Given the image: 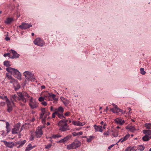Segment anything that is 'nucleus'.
<instances>
[{"mask_svg":"<svg viewBox=\"0 0 151 151\" xmlns=\"http://www.w3.org/2000/svg\"><path fill=\"white\" fill-rule=\"evenodd\" d=\"M67 122L64 120H60L58 123V125L59 127V130L62 132L70 129L68 125Z\"/></svg>","mask_w":151,"mask_h":151,"instance_id":"423d86ee","label":"nucleus"},{"mask_svg":"<svg viewBox=\"0 0 151 151\" xmlns=\"http://www.w3.org/2000/svg\"><path fill=\"white\" fill-rule=\"evenodd\" d=\"M42 134V131L41 128L38 127L35 132L36 136L37 138H40L41 137Z\"/></svg>","mask_w":151,"mask_h":151,"instance_id":"ddd939ff","label":"nucleus"},{"mask_svg":"<svg viewBox=\"0 0 151 151\" xmlns=\"http://www.w3.org/2000/svg\"><path fill=\"white\" fill-rule=\"evenodd\" d=\"M6 129L7 132L8 133L10 130V129L9 127V124L8 122H6Z\"/></svg>","mask_w":151,"mask_h":151,"instance_id":"f704fd0d","label":"nucleus"},{"mask_svg":"<svg viewBox=\"0 0 151 151\" xmlns=\"http://www.w3.org/2000/svg\"><path fill=\"white\" fill-rule=\"evenodd\" d=\"M50 110L51 111H52L53 110V108L52 106H51L50 108Z\"/></svg>","mask_w":151,"mask_h":151,"instance_id":"0e129e2a","label":"nucleus"},{"mask_svg":"<svg viewBox=\"0 0 151 151\" xmlns=\"http://www.w3.org/2000/svg\"><path fill=\"white\" fill-rule=\"evenodd\" d=\"M23 74L25 78L28 81H33L35 80L34 74L32 71H26L23 73Z\"/></svg>","mask_w":151,"mask_h":151,"instance_id":"39448f33","label":"nucleus"},{"mask_svg":"<svg viewBox=\"0 0 151 151\" xmlns=\"http://www.w3.org/2000/svg\"><path fill=\"white\" fill-rule=\"evenodd\" d=\"M126 129L132 132H134L136 130L134 127L132 126H127L126 127Z\"/></svg>","mask_w":151,"mask_h":151,"instance_id":"b1692460","label":"nucleus"},{"mask_svg":"<svg viewBox=\"0 0 151 151\" xmlns=\"http://www.w3.org/2000/svg\"><path fill=\"white\" fill-rule=\"evenodd\" d=\"M143 133L144 134L147 135H151V130H144L143 131Z\"/></svg>","mask_w":151,"mask_h":151,"instance_id":"c756f323","label":"nucleus"},{"mask_svg":"<svg viewBox=\"0 0 151 151\" xmlns=\"http://www.w3.org/2000/svg\"><path fill=\"white\" fill-rule=\"evenodd\" d=\"M6 102L7 105V111L8 112H11L15 107L14 103L13 101H10L9 99H7Z\"/></svg>","mask_w":151,"mask_h":151,"instance_id":"1a4fd4ad","label":"nucleus"},{"mask_svg":"<svg viewBox=\"0 0 151 151\" xmlns=\"http://www.w3.org/2000/svg\"><path fill=\"white\" fill-rule=\"evenodd\" d=\"M108 110V106H107L105 109L104 110V111L106 112Z\"/></svg>","mask_w":151,"mask_h":151,"instance_id":"bf43d9fd","label":"nucleus"},{"mask_svg":"<svg viewBox=\"0 0 151 151\" xmlns=\"http://www.w3.org/2000/svg\"><path fill=\"white\" fill-rule=\"evenodd\" d=\"M29 97V95L26 92L22 93L21 92H18L17 95L14 94L11 96V101H17L18 100H21L24 103H26L27 99Z\"/></svg>","mask_w":151,"mask_h":151,"instance_id":"f257e3e1","label":"nucleus"},{"mask_svg":"<svg viewBox=\"0 0 151 151\" xmlns=\"http://www.w3.org/2000/svg\"><path fill=\"white\" fill-rule=\"evenodd\" d=\"M145 127L147 129H151V123H146L145 124Z\"/></svg>","mask_w":151,"mask_h":151,"instance_id":"e433bc0d","label":"nucleus"},{"mask_svg":"<svg viewBox=\"0 0 151 151\" xmlns=\"http://www.w3.org/2000/svg\"><path fill=\"white\" fill-rule=\"evenodd\" d=\"M41 104L44 106H46L47 104L46 102L44 101L42 102Z\"/></svg>","mask_w":151,"mask_h":151,"instance_id":"49530a36","label":"nucleus"},{"mask_svg":"<svg viewBox=\"0 0 151 151\" xmlns=\"http://www.w3.org/2000/svg\"><path fill=\"white\" fill-rule=\"evenodd\" d=\"M57 115L61 119H63V118L65 119V117L63 115V113H58L57 112Z\"/></svg>","mask_w":151,"mask_h":151,"instance_id":"72a5a7b5","label":"nucleus"},{"mask_svg":"<svg viewBox=\"0 0 151 151\" xmlns=\"http://www.w3.org/2000/svg\"><path fill=\"white\" fill-rule=\"evenodd\" d=\"M112 135L114 137H117L118 135L117 133H113L112 134Z\"/></svg>","mask_w":151,"mask_h":151,"instance_id":"09e8293b","label":"nucleus"},{"mask_svg":"<svg viewBox=\"0 0 151 151\" xmlns=\"http://www.w3.org/2000/svg\"><path fill=\"white\" fill-rule=\"evenodd\" d=\"M26 142V141L25 140H24L23 141H19L17 142V144L20 145H23Z\"/></svg>","mask_w":151,"mask_h":151,"instance_id":"473e14b6","label":"nucleus"},{"mask_svg":"<svg viewBox=\"0 0 151 151\" xmlns=\"http://www.w3.org/2000/svg\"><path fill=\"white\" fill-rule=\"evenodd\" d=\"M128 109L129 110V112L128 114H130L131 113H130V112L131 110V108L130 107H128Z\"/></svg>","mask_w":151,"mask_h":151,"instance_id":"13d9d810","label":"nucleus"},{"mask_svg":"<svg viewBox=\"0 0 151 151\" xmlns=\"http://www.w3.org/2000/svg\"><path fill=\"white\" fill-rule=\"evenodd\" d=\"M34 147H35V146L32 147L31 144H29L27 147L26 148L25 151H29Z\"/></svg>","mask_w":151,"mask_h":151,"instance_id":"c85d7f7f","label":"nucleus"},{"mask_svg":"<svg viewBox=\"0 0 151 151\" xmlns=\"http://www.w3.org/2000/svg\"><path fill=\"white\" fill-rule=\"evenodd\" d=\"M5 39L6 41H8L9 40H10V39L8 37H6L5 38Z\"/></svg>","mask_w":151,"mask_h":151,"instance_id":"4d7b16f0","label":"nucleus"},{"mask_svg":"<svg viewBox=\"0 0 151 151\" xmlns=\"http://www.w3.org/2000/svg\"><path fill=\"white\" fill-rule=\"evenodd\" d=\"M60 99L63 102V101H64L66 99L65 98L63 97H61L60 98Z\"/></svg>","mask_w":151,"mask_h":151,"instance_id":"5fc2aeb1","label":"nucleus"},{"mask_svg":"<svg viewBox=\"0 0 151 151\" xmlns=\"http://www.w3.org/2000/svg\"><path fill=\"white\" fill-rule=\"evenodd\" d=\"M102 127L101 126L100 127L97 126L95 125V130L96 131L102 132L103 130L102 129Z\"/></svg>","mask_w":151,"mask_h":151,"instance_id":"cd10ccee","label":"nucleus"},{"mask_svg":"<svg viewBox=\"0 0 151 151\" xmlns=\"http://www.w3.org/2000/svg\"><path fill=\"white\" fill-rule=\"evenodd\" d=\"M41 113L40 114V118L42 119V120L44 121L47 118V116L49 114V112H46L45 108H42L41 109Z\"/></svg>","mask_w":151,"mask_h":151,"instance_id":"9b49d317","label":"nucleus"},{"mask_svg":"<svg viewBox=\"0 0 151 151\" xmlns=\"http://www.w3.org/2000/svg\"><path fill=\"white\" fill-rule=\"evenodd\" d=\"M112 105L114 106V108L111 109V111H112L114 113H118L119 112V108L117 106L114 104H112Z\"/></svg>","mask_w":151,"mask_h":151,"instance_id":"aec40b11","label":"nucleus"},{"mask_svg":"<svg viewBox=\"0 0 151 151\" xmlns=\"http://www.w3.org/2000/svg\"><path fill=\"white\" fill-rule=\"evenodd\" d=\"M114 145V144H113L110 146H109L108 147V149L109 150H110L111 148H112V147H113Z\"/></svg>","mask_w":151,"mask_h":151,"instance_id":"864d4df0","label":"nucleus"},{"mask_svg":"<svg viewBox=\"0 0 151 151\" xmlns=\"http://www.w3.org/2000/svg\"><path fill=\"white\" fill-rule=\"evenodd\" d=\"M72 124L74 125L78 126H82L85 125L86 122H81L79 121H73L72 122Z\"/></svg>","mask_w":151,"mask_h":151,"instance_id":"dca6fc26","label":"nucleus"},{"mask_svg":"<svg viewBox=\"0 0 151 151\" xmlns=\"http://www.w3.org/2000/svg\"><path fill=\"white\" fill-rule=\"evenodd\" d=\"M56 112L58 113H63L64 112V110L63 108L61 106L59 107L58 109H56L55 110Z\"/></svg>","mask_w":151,"mask_h":151,"instance_id":"a878e982","label":"nucleus"},{"mask_svg":"<svg viewBox=\"0 0 151 151\" xmlns=\"http://www.w3.org/2000/svg\"><path fill=\"white\" fill-rule=\"evenodd\" d=\"M82 138H86V139H87V137H88L86 136H82V137H81Z\"/></svg>","mask_w":151,"mask_h":151,"instance_id":"680f3d73","label":"nucleus"},{"mask_svg":"<svg viewBox=\"0 0 151 151\" xmlns=\"http://www.w3.org/2000/svg\"><path fill=\"white\" fill-rule=\"evenodd\" d=\"M13 18H7L5 21L4 22L6 24H10L13 21Z\"/></svg>","mask_w":151,"mask_h":151,"instance_id":"393cba45","label":"nucleus"},{"mask_svg":"<svg viewBox=\"0 0 151 151\" xmlns=\"http://www.w3.org/2000/svg\"><path fill=\"white\" fill-rule=\"evenodd\" d=\"M139 150L140 151H143L145 149V147L142 145H140L139 146Z\"/></svg>","mask_w":151,"mask_h":151,"instance_id":"37998d69","label":"nucleus"},{"mask_svg":"<svg viewBox=\"0 0 151 151\" xmlns=\"http://www.w3.org/2000/svg\"><path fill=\"white\" fill-rule=\"evenodd\" d=\"M6 70L11 74L13 75L17 79L21 80V74L19 71L17 69L11 67H8L6 69Z\"/></svg>","mask_w":151,"mask_h":151,"instance_id":"f03ea898","label":"nucleus"},{"mask_svg":"<svg viewBox=\"0 0 151 151\" xmlns=\"http://www.w3.org/2000/svg\"><path fill=\"white\" fill-rule=\"evenodd\" d=\"M2 133L1 134V135L3 136H4V131H2Z\"/></svg>","mask_w":151,"mask_h":151,"instance_id":"69168bd1","label":"nucleus"},{"mask_svg":"<svg viewBox=\"0 0 151 151\" xmlns=\"http://www.w3.org/2000/svg\"><path fill=\"white\" fill-rule=\"evenodd\" d=\"M28 97L27 98V100L28 99L29 100V105L31 109H34L36 108L38 106V103L36 100L33 99L32 97L29 95Z\"/></svg>","mask_w":151,"mask_h":151,"instance_id":"6e6552de","label":"nucleus"},{"mask_svg":"<svg viewBox=\"0 0 151 151\" xmlns=\"http://www.w3.org/2000/svg\"><path fill=\"white\" fill-rule=\"evenodd\" d=\"M71 138L70 136H67L66 137H65L64 138L60 140L59 141L57 142L58 143L59 142H64L68 140L69 139H70Z\"/></svg>","mask_w":151,"mask_h":151,"instance_id":"4be33fe9","label":"nucleus"},{"mask_svg":"<svg viewBox=\"0 0 151 151\" xmlns=\"http://www.w3.org/2000/svg\"><path fill=\"white\" fill-rule=\"evenodd\" d=\"M131 148L130 147H128L125 150V151H131Z\"/></svg>","mask_w":151,"mask_h":151,"instance_id":"3c124183","label":"nucleus"},{"mask_svg":"<svg viewBox=\"0 0 151 151\" xmlns=\"http://www.w3.org/2000/svg\"><path fill=\"white\" fill-rule=\"evenodd\" d=\"M140 71L142 75H144L146 73V72L144 71V69L143 68H141Z\"/></svg>","mask_w":151,"mask_h":151,"instance_id":"a19ab883","label":"nucleus"},{"mask_svg":"<svg viewBox=\"0 0 151 151\" xmlns=\"http://www.w3.org/2000/svg\"><path fill=\"white\" fill-rule=\"evenodd\" d=\"M45 87L44 86H41V88L42 89H44L45 88Z\"/></svg>","mask_w":151,"mask_h":151,"instance_id":"052dcab7","label":"nucleus"},{"mask_svg":"<svg viewBox=\"0 0 151 151\" xmlns=\"http://www.w3.org/2000/svg\"><path fill=\"white\" fill-rule=\"evenodd\" d=\"M0 98L3 100L5 99L6 101H7V99H9L7 96L4 95H2V96L0 95Z\"/></svg>","mask_w":151,"mask_h":151,"instance_id":"4c0bfd02","label":"nucleus"},{"mask_svg":"<svg viewBox=\"0 0 151 151\" xmlns=\"http://www.w3.org/2000/svg\"><path fill=\"white\" fill-rule=\"evenodd\" d=\"M6 77L9 80L10 83H13L15 90L17 91L20 88V85L17 81L9 73H6Z\"/></svg>","mask_w":151,"mask_h":151,"instance_id":"20e7f679","label":"nucleus"},{"mask_svg":"<svg viewBox=\"0 0 151 151\" xmlns=\"http://www.w3.org/2000/svg\"><path fill=\"white\" fill-rule=\"evenodd\" d=\"M115 122L117 124H119L120 125H122L125 123V121L124 120L119 118H117L114 120Z\"/></svg>","mask_w":151,"mask_h":151,"instance_id":"6ab92c4d","label":"nucleus"},{"mask_svg":"<svg viewBox=\"0 0 151 151\" xmlns=\"http://www.w3.org/2000/svg\"><path fill=\"white\" fill-rule=\"evenodd\" d=\"M32 26L31 24H29L24 22L22 23L21 24L18 26V27L22 29H26Z\"/></svg>","mask_w":151,"mask_h":151,"instance_id":"f8f14e48","label":"nucleus"},{"mask_svg":"<svg viewBox=\"0 0 151 151\" xmlns=\"http://www.w3.org/2000/svg\"><path fill=\"white\" fill-rule=\"evenodd\" d=\"M57 112L55 111V112L52 114V117L53 118H55V115H57Z\"/></svg>","mask_w":151,"mask_h":151,"instance_id":"8fccbe9b","label":"nucleus"},{"mask_svg":"<svg viewBox=\"0 0 151 151\" xmlns=\"http://www.w3.org/2000/svg\"><path fill=\"white\" fill-rule=\"evenodd\" d=\"M83 133L82 132H73L72 133V134L73 136H76L82 135Z\"/></svg>","mask_w":151,"mask_h":151,"instance_id":"7c9ffc66","label":"nucleus"},{"mask_svg":"<svg viewBox=\"0 0 151 151\" xmlns=\"http://www.w3.org/2000/svg\"><path fill=\"white\" fill-rule=\"evenodd\" d=\"M6 70L11 74L13 75L17 79L21 80V74L19 71L17 69L11 67H8L6 69Z\"/></svg>","mask_w":151,"mask_h":151,"instance_id":"7ed1b4c3","label":"nucleus"},{"mask_svg":"<svg viewBox=\"0 0 151 151\" xmlns=\"http://www.w3.org/2000/svg\"><path fill=\"white\" fill-rule=\"evenodd\" d=\"M52 146V145L51 144H49L47 145H45V148L48 149L50 148Z\"/></svg>","mask_w":151,"mask_h":151,"instance_id":"c03bdc74","label":"nucleus"},{"mask_svg":"<svg viewBox=\"0 0 151 151\" xmlns=\"http://www.w3.org/2000/svg\"><path fill=\"white\" fill-rule=\"evenodd\" d=\"M50 93L48 91H46L45 92V94L43 95V97L45 99V100L50 101V99H49Z\"/></svg>","mask_w":151,"mask_h":151,"instance_id":"5701e85b","label":"nucleus"},{"mask_svg":"<svg viewBox=\"0 0 151 151\" xmlns=\"http://www.w3.org/2000/svg\"><path fill=\"white\" fill-rule=\"evenodd\" d=\"M61 137V136L60 135H53L52 136V137L54 138H58L59 137Z\"/></svg>","mask_w":151,"mask_h":151,"instance_id":"a18cd8bd","label":"nucleus"},{"mask_svg":"<svg viewBox=\"0 0 151 151\" xmlns=\"http://www.w3.org/2000/svg\"><path fill=\"white\" fill-rule=\"evenodd\" d=\"M151 138V136H150L145 134V136L143 137L142 139L144 141H147Z\"/></svg>","mask_w":151,"mask_h":151,"instance_id":"bb28decb","label":"nucleus"},{"mask_svg":"<svg viewBox=\"0 0 151 151\" xmlns=\"http://www.w3.org/2000/svg\"><path fill=\"white\" fill-rule=\"evenodd\" d=\"M45 100V99L42 96H40L38 98V101L40 102H42Z\"/></svg>","mask_w":151,"mask_h":151,"instance_id":"ea45409f","label":"nucleus"},{"mask_svg":"<svg viewBox=\"0 0 151 151\" xmlns=\"http://www.w3.org/2000/svg\"><path fill=\"white\" fill-rule=\"evenodd\" d=\"M109 131H108L106 132H104L103 134L105 135L108 136L109 135Z\"/></svg>","mask_w":151,"mask_h":151,"instance_id":"de8ad7c7","label":"nucleus"},{"mask_svg":"<svg viewBox=\"0 0 151 151\" xmlns=\"http://www.w3.org/2000/svg\"><path fill=\"white\" fill-rule=\"evenodd\" d=\"M20 123H18L16 125L13 129L12 130V133L13 134L17 133L19 131V129L20 127Z\"/></svg>","mask_w":151,"mask_h":151,"instance_id":"4468645a","label":"nucleus"},{"mask_svg":"<svg viewBox=\"0 0 151 151\" xmlns=\"http://www.w3.org/2000/svg\"><path fill=\"white\" fill-rule=\"evenodd\" d=\"M34 44L38 46L42 47L45 45L44 41L40 38H37L33 41Z\"/></svg>","mask_w":151,"mask_h":151,"instance_id":"9d476101","label":"nucleus"},{"mask_svg":"<svg viewBox=\"0 0 151 151\" xmlns=\"http://www.w3.org/2000/svg\"><path fill=\"white\" fill-rule=\"evenodd\" d=\"M106 125V124H105L104 125V126L103 127V128L104 129H106V127H105V126Z\"/></svg>","mask_w":151,"mask_h":151,"instance_id":"338daca9","label":"nucleus"},{"mask_svg":"<svg viewBox=\"0 0 151 151\" xmlns=\"http://www.w3.org/2000/svg\"><path fill=\"white\" fill-rule=\"evenodd\" d=\"M81 144V143L80 141L75 140L71 144L68 145L67 146V149L68 150L76 149L80 147Z\"/></svg>","mask_w":151,"mask_h":151,"instance_id":"0eeeda50","label":"nucleus"},{"mask_svg":"<svg viewBox=\"0 0 151 151\" xmlns=\"http://www.w3.org/2000/svg\"><path fill=\"white\" fill-rule=\"evenodd\" d=\"M120 112L121 113H122L123 114H124L125 113V111H124L123 113V111L122 110L119 108V112Z\"/></svg>","mask_w":151,"mask_h":151,"instance_id":"603ef678","label":"nucleus"},{"mask_svg":"<svg viewBox=\"0 0 151 151\" xmlns=\"http://www.w3.org/2000/svg\"><path fill=\"white\" fill-rule=\"evenodd\" d=\"M130 137V135L129 134H127L125 136L121 138L120 139L118 142L116 143V144L117 143L120 142H123L127 140Z\"/></svg>","mask_w":151,"mask_h":151,"instance_id":"a211bd4d","label":"nucleus"},{"mask_svg":"<svg viewBox=\"0 0 151 151\" xmlns=\"http://www.w3.org/2000/svg\"><path fill=\"white\" fill-rule=\"evenodd\" d=\"M9 52L12 53L13 54V56L10 57V58L11 59L17 58L19 57V55L18 54L16 51L14 50L11 49L9 51Z\"/></svg>","mask_w":151,"mask_h":151,"instance_id":"2eb2a0df","label":"nucleus"},{"mask_svg":"<svg viewBox=\"0 0 151 151\" xmlns=\"http://www.w3.org/2000/svg\"><path fill=\"white\" fill-rule=\"evenodd\" d=\"M94 137V136H90L87 137L86 139V142H91V141L93 139Z\"/></svg>","mask_w":151,"mask_h":151,"instance_id":"2f4dec72","label":"nucleus"},{"mask_svg":"<svg viewBox=\"0 0 151 151\" xmlns=\"http://www.w3.org/2000/svg\"><path fill=\"white\" fill-rule=\"evenodd\" d=\"M3 142L5 145L9 148H12L14 145V143L12 142H7L5 141H3Z\"/></svg>","mask_w":151,"mask_h":151,"instance_id":"f3484780","label":"nucleus"},{"mask_svg":"<svg viewBox=\"0 0 151 151\" xmlns=\"http://www.w3.org/2000/svg\"><path fill=\"white\" fill-rule=\"evenodd\" d=\"M10 53H11L10 52L9 53L8 52L4 54L3 55V56L5 57H6L8 56L10 58V57H11L10 56Z\"/></svg>","mask_w":151,"mask_h":151,"instance_id":"79ce46f5","label":"nucleus"},{"mask_svg":"<svg viewBox=\"0 0 151 151\" xmlns=\"http://www.w3.org/2000/svg\"><path fill=\"white\" fill-rule=\"evenodd\" d=\"M5 103L4 102H1V104H2V105H4L5 104Z\"/></svg>","mask_w":151,"mask_h":151,"instance_id":"e2e57ef3","label":"nucleus"},{"mask_svg":"<svg viewBox=\"0 0 151 151\" xmlns=\"http://www.w3.org/2000/svg\"><path fill=\"white\" fill-rule=\"evenodd\" d=\"M47 125H50V123L49 122H47Z\"/></svg>","mask_w":151,"mask_h":151,"instance_id":"774afa93","label":"nucleus"},{"mask_svg":"<svg viewBox=\"0 0 151 151\" xmlns=\"http://www.w3.org/2000/svg\"><path fill=\"white\" fill-rule=\"evenodd\" d=\"M4 66L8 67L11 66L10 62L8 60L4 61Z\"/></svg>","mask_w":151,"mask_h":151,"instance_id":"c9c22d12","label":"nucleus"},{"mask_svg":"<svg viewBox=\"0 0 151 151\" xmlns=\"http://www.w3.org/2000/svg\"><path fill=\"white\" fill-rule=\"evenodd\" d=\"M70 112H67L65 114V116H68L70 114Z\"/></svg>","mask_w":151,"mask_h":151,"instance_id":"6e6d98bb","label":"nucleus"},{"mask_svg":"<svg viewBox=\"0 0 151 151\" xmlns=\"http://www.w3.org/2000/svg\"><path fill=\"white\" fill-rule=\"evenodd\" d=\"M63 103L65 106H66L69 104V101L66 99L64 101H63Z\"/></svg>","mask_w":151,"mask_h":151,"instance_id":"58836bf2","label":"nucleus"},{"mask_svg":"<svg viewBox=\"0 0 151 151\" xmlns=\"http://www.w3.org/2000/svg\"><path fill=\"white\" fill-rule=\"evenodd\" d=\"M49 95V99H50V101H52V100H54L56 101H58V99L55 98L56 95L55 94H52L51 93H50Z\"/></svg>","mask_w":151,"mask_h":151,"instance_id":"412c9836","label":"nucleus"}]
</instances>
